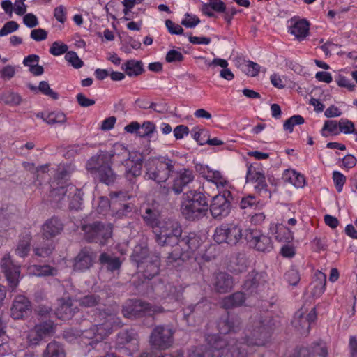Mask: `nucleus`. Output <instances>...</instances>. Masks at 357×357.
Masks as SVG:
<instances>
[{
  "label": "nucleus",
  "instance_id": "5fc2aeb1",
  "mask_svg": "<svg viewBox=\"0 0 357 357\" xmlns=\"http://www.w3.org/2000/svg\"><path fill=\"white\" fill-rule=\"evenodd\" d=\"M243 70L246 73L247 75L250 77H255L258 75L260 71V66L257 63L248 61H245V64L243 66Z\"/></svg>",
  "mask_w": 357,
  "mask_h": 357
},
{
  "label": "nucleus",
  "instance_id": "72a5a7b5",
  "mask_svg": "<svg viewBox=\"0 0 357 357\" xmlns=\"http://www.w3.org/2000/svg\"><path fill=\"white\" fill-rule=\"evenodd\" d=\"M121 69L129 77H137L144 72L143 63L141 61L128 60L124 63Z\"/></svg>",
  "mask_w": 357,
  "mask_h": 357
},
{
  "label": "nucleus",
  "instance_id": "0e129e2a",
  "mask_svg": "<svg viewBox=\"0 0 357 357\" xmlns=\"http://www.w3.org/2000/svg\"><path fill=\"white\" fill-rule=\"evenodd\" d=\"M155 126L153 123L151 121H146L143 123L142 125H140L139 136L141 137L149 136L155 131Z\"/></svg>",
  "mask_w": 357,
  "mask_h": 357
},
{
  "label": "nucleus",
  "instance_id": "864d4df0",
  "mask_svg": "<svg viewBox=\"0 0 357 357\" xmlns=\"http://www.w3.org/2000/svg\"><path fill=\"white\" fill-rule=\"evenodd\" d=\"M65 59L75 68H80L84 65L83 61L79 58L75 52H68L65 55Z\"/></svg>",
  "mask_w": 357,
  "mask_h": 357
},
{
  "label": "nucleus",
  "instance_id": "ea45409f",
  "mask_svg": "<svg viewBox=\"0 0 357 357\" xmlns=\"http://www.w3.org/2000/svg\"><path fill=\"white\" fill-rule=\"evenodd\" d=\"M284 179L296 188H303L305 183L304 176L295 171H288L284 176Z\"/></svg>",
  "mask_w": 357,
  "mask_h": 357
},
{
  "label": "nucleus",
  "instance_id": "680f3d73",
  "mask_svg": "<svg viewBox=\"0 0 357 357\" xmlns=\"http://www.w3.org/2000/svg\"><path fill=\"white\" fill-rule=\"evenodd\" d=\"M143 0H123L122 2L123 6L124 7L123 10V13L125 15V17L123 19L126 21H128L131 20V17L129 16V13L130 12L131 9L135 6L137 3H142Z\"/></svg>",
  "mask_w": 357,
  "mask_h": 357
},
{
  "label": "nucleus",
  "instance_id": "9d476101",
  "mask_svg": "<svg viewBox=\"0 0 357 357\" xmlns=\"http://www.w3.org/2000/svg\"><path fill=\"white\" fill-rule=\"evenodd\" d=\"M174 329L170 325H158L152 331L150 342L157 349H167L174 342Z\"/></svg>",
  "mask_w": 357,
  "mask_h": 357
},
{
  "label": "nucleus",
  "instance_id": "052dcab7",
  "mask_svg": "<svg viewBox=\"0 0 357 357\" xmlns=\"http://www.w3.org/2000/svg\"><path fill=\"white\" fill-rule=\"evenodd\" d=\"M19 28V24L15 21H9L5 23L0 29V37L6 36L15 31Z\"/></svg>",
  "mask_w": 357,
  "mask_h": 357
},
{
  "label": "nucleus",
  "instance_id": "aec40b11",
  "mask_svg": "<svg viewBox=\"0 0 357 357\" xmlns=\"http://www.w3.org/2000/svg\"><path fill=\"white\" fill-rule=\"evenodd\" d=\"M246 182L255 183L254 188L258 192L267 191V183L264 174L252 165H250L248 168Z\"/></svg>",
  "mask_w": 357,
  "mask_h": 357
},
{
  "label": "nucleus",
  "instance_id": "5701e85b",
  "mask_svg": "<svg viewBox=\"0 0 357 357\" xmlns=\"http://www.w3.org/2000/svg\"><path fill=\"white\" fill-rule=\"evenodd\" d=\"M227 265L228 270L234 273H240L246 271L248 261L245 254L234 253L229 257Z\"/></svg>",
  "mask_w": 357,
  "mask_h": 357
},
{
  "label": "nucleus",
  "instance_id": "bb28decb",
  "mask_svg": "<svg viewBox=\"0 0 357 357\" xmlns=\"http://www.w3.org/2000/svg\"><path fill=\"white\" fill-rule=\"evenodd\" d=\"M173 250L168 254L166 259L167 265L173 267H178L183 264V263L189 259V255H186L183 250H181L178 245H174Z\"/></svg>",
  "mask_w": 357,
  "mask_h": 357
},
{
  "label": "nucleus",
  "instance_id": "393cba45",
  "mask_svg": "<svg viewBox=\"0 0 357 357\" xmlns=\"http://www.w3.org/2000/svg\"><path fill=\"white\" fill-rule=\"evenodd\" d=\"M63 226L58 218H52L43 225V235L47 239L53 238L63 230Z\"/></svg>",
  "mask_w": 357,
  "mask_h": 357
},
{
  "label": "nucleus",
  "instance_id": "8fccbe9b",
  "mask_svg": "<svg viewBox=\"0 0 357 357\" xmlns=\"http://www.w3.org/2000/svg\"><path fill=\"white\" fill-rule=\"evenodd\" d=\"M285 279L289 284L296 286L301 280V275L298 270L295 267H291L286 273Z\"/></svg>",
  "mask_w": 357,
  "mask_h": 357
},
{
  "label": "nucleus",
  "instance_id": "20e7f679",
  "mask_svg": "<svg viewBox=\"0 0 357 357\" xmlns=\"http://www.w3.org/2000/svg\"><path fill=\"white\" fill-rule=\"evenodd\" d=\"M176 162L168 158L149 159L146 163L145 176L158 183L166 181L174 172Z\"/></svg>",
  "mask_w": 357,
  "mask_h": 357
},
{
  "label": "nucleus",
  "instance_id": "2f4dec72",
  "mask_svg": "<svg viewBox=\"0 0 357 357\" xmlns=\"http://www.w3.org/2000/svg\"><path fill=\"white\" fill-rule=\"evenodd\" d=\"M82 196L83 192L82 190L76 188L75 186L69 187V194L67 197L69 199V208L70 210L78 211L81 209L82 206Z\"/></svg>",
  "mask_w": 357,
  "mask_h": 357
},
{
  "label": "nucleus",
  "instance_id": "cd10ccee",
  "mask_svg": "<svg viewBox=\"0 0 357 357\" xmlns=\"http://www.w3.org/2000/svg\"><path fill=\"white\" fill-rule=\"evenodd\" d=\"M204 178L208 182L213 183L215 185L217 189L220 190L227 188L229 186V182L225 177L218 170H206L203 172Z\"/></svg>",
  "mask_w": 357,
  "mask_h": 357
},
{
  "label": "nucleus",
  "instance_id": "a18cd8bd",
  "mask_svg": "<svg viewBox=\"0 0 357 357\" xmlns=\"http://www.w3.org/2000/svg\"><path fill=\"white\" fill-rule=\"evenodd\" d=\"M79 304L84 307H92L98 305L101 298L98 295L89 294L79 299Z\"/></svg>",
  "mask_w": 357,
  "mask_h": 357
},
{
  "label": "nucleus",
  "instance_id": "4be33fe9",
  "mask_svg": "<svg viewBox=\"0 0 357 357\" xmlns=\"http://www.w3.org/2000/svg\"><path fill=\"white\" fill-rule=\"evenodd\" d=\"M77 307H74L70 298H62L59 300V307L55 314L59 319H70L77 312Z\"/></svg>",
  "mask_w": 357,
  "mask_h": 357
},
{
  "label": "nucleus",
  "instance_id": "412c9836",
  "mask_svg": "<svg viewBox=\"0 0 357 357\" xmlns=\"http://www.w3.org/2000/svg\"><path fill=\"white\" fill-rule=\"evenodd\" d=\"M194 179L192 171L189 169H183L178 171L174 179L172 190L176 194H180L184 187L191 183Z\"/></svg>",
  "mask_w": 357,
  "mask_h": 357
},
{
  "label": "nucleus",
  "instance_id": "f3484780",
  "mask_svg": "<svg viewBox=\"0 0 357 357\" xmlns=\"http://www.w3.org/2000/svg\"><path fill=\"white\" fill-rule=\"evenodd\" d=\"M31 311L30 301L24 296H17L10 309L11 316L15 319H22Z\"/></svg>",
  "mask_w": 357,
  "mask_h": 357
},
{
  "label": "nucleus",
  "instance_id": "2eb2a0df",
  "mask_svg": "<svg viewBox=\"0 0 357 357\" xmlns=\"http://www.w3.org/2000/svg\"><path fill=\"white\" fill-rule=\"evenodd\" d=\"M95 259L96 253L91 248H83L74 259L73 269L79 271L88 270L93 266Z\"/></svg>",
  "mask_w": 357,
  "mask_h": 357
},
{
  "label": "nucleus",
  "instance_id": "9b49d317",
  "mask_svg": "<svg viewBox=\"0 0 357 357\" xmlns=\"http://www.w3.org/2000/svg\"><path fill=\"white\" fill-rule=\"evenodd\" d=\"M230 197V191L224 190L222 194H218L213 197L210 211L214 218H222L229 215L231 210Z\"/></svg>",
  "mask_w": 357,
  "mask_h": 357
},
{
  "label": "nucleus",
  "instance_id": "a19ab883",
  "mask_svg": "<svg viewBox=\"0 0 357 357\" xmlns=\"http://www.w3.org/2000/svg\"><path fill=\"white\" fill-rule=\"evenodd\" d=\"M73 186L72 185H68L66 186H60L59 188H54L50 192V197L52 201L61 204L65 200L66 196L69 194V187Z\"/></svg>",
  "mask_w": 357,
  "mask_h": 357
},
{
  "label": "nucleus",
  "instance_id": "58836bf2",
  "mask_svg": "<svg viewBox=\"0 0 357 357\" xmlns=\"http://www.w3.org/2000/svg\"><path fill=\"white\" fill-rule=\"evenodd\" d=\"M43 357H65V352L60 344L52 342L47 345Z\"/></svg>",
  "mask_w": 357,
  "mask_h": 357
},
{
  "label": "nucleus",
  "instance_id": "69168bd1",
  "mask_svg": "<svg viewBox=\"0 0 357 357\" xmlns=\"http://www.w3.org/2000/svg\"><path fill=\"white\" fill-rule=\"evenodd\" d=\"M81 337L91 340V341L89 342V344L92 347H95L96 345L99 346V343L96 342V334L95 330H93V326L89 329L82 331Z\"/></svg>",
  "mask_w": 357,
  "mask_h": 357
},
{
  "label": "nucleus",
  "instance_id": "79ce46f5",
  "mask_svg": "<svg viewBox=\"0 0 357 357\" xmlns=\"http://www.w3.org/2000/svg\"><path fill=\"white\" fill-rule=\"evenodd\" d=\"M0 101L6 105L16 106L22 102L21 96L12 91H6L0 95Z\"/></svg>",
  "mask_w": 357,
  "mask_h": 357
},
{
  "label": "nucleus",
  "instance_id": "7ed1b4c3",
  "mask_svg": "<svg viewBox=\"0 0 357 357\" xmlns=\"http://www.w3.org/2000/svg\"><path fill=\"white\" fill-rule=\"evenodd\" d=\"M155 241L160 246L174 247L179 242L182 229L179 224L173 220L160 221L153 226Z\"/></svg>",
  "mask_w": 357,
  "mask_h": 357
},
{
  "label": "nucleus",
  "instance_id": "6e6d98bb",
  "mask_svg": "<svg viewBox=\"0 0 357 357\" xmlns=\"http://www.w3.org/2000/svg\"><path fill=\"white\" fill-rule=\"evenodd\" d=\"M11 216L7 210L0 208V231H6L11 223Z\"/></svg>",
  "mask_w": 357,
  "mask_h": 357
},
{
  "label": "nucleus",
  "instance_id": "c03bdc74",
  "mask_svg": "<svg viewBox=\"0 0 357 357\" xmlns=\"http://www.w3.org/2000/svg\"><path fill=\"white\" fill-rule=\"evenodd\" d=\"M54 250V246L52 242H47L43 245H38L33 247L34 254L39 257H49Z\"/></svg>",
  "mask_w": 357,
  "mask_h": 357
},
{
  "label": "nucleus",
  "instance_id": "423d86ee",
  "mask_svg": "<svg viewBox=\"0 0 357 357\" xmlns=\"http://www.w3.org/2000/svg\"><path fill=\"white\" fill-rule=\"evenodd\" d=\"M86 169L100 181L106 184L113 183L116 174L111 168L109 158L103 155L92 157L86 164Z\"/></svg>",
  "mask_w": 357,
  "mask_h": 357
},
{
  "label": "nucleus",
  "instance_id": "3c124183",
  "mask_svg": "<svg viewBox=\"0 0 357 357\" xmlns=\"http://www.w3.org/2000/svg\"><path fill=\"white\" fill-rule=\"evenodd\" d=\"M34 328L38 331V333L41 335V336L44 338L45 336L50 335L54 331V324L51 321H45L42 324L36 325Z\"/></svg>",
  "mask_w": 357,
  "mask_h": 357
},
{
  "label": "nucleus",
  "instance_id": "4d7b16f0",
  "mask_svg": "<svg viewBox=\"0 0 357 357\" xmlns=\"http://www.w3.org/2000/svg\"><path fill=\"white\" fill-rule=\"evenodd\" d=\"M68 47L67 45L55 41L52 43L50 47V52L54 56H59L64 53H67Z\"/></svg>",
  "mask_w": 357,
  "mask_h": 357
},
{
  "label": "nucleus",
  "instance_id": "7c9ffc66",
  "mask_svg": "<svg viewBox=\"0 0 357 357\" xmlns=\"http://www.w3.org/2000/svg\"><path fill=\"white\" fill-rule=\"evenodd\" d=\"M245 301V297L244 294L241 291H237L223 298L220 302V305L223 308L231 309L242 305Z\"/></svg>",
  "mask_w": 357,
  "mask_h": 357
},
{
  "label": "nucleus",
  "instance_id": "39448f33",
  "mask_svg": "<svg viewBox=\"0 0 357 357\" xmlns=\"http://www.w3.org/2000/svg\"><path fill=\"white\" fill-rule=\"evenodd\" d=\"M208 206L205 195L197 191H189L181 206L182 214L189 220H194L204 214Z\"/></svg>",
  "mask_w": 357,
  "mask_h": 357
},
{
  "label": "nucleus",
  "instance_id": "ddd939ff",
  "mask_svg": "<svg viewBox=\"0 0 357 357\" xmlns=\"http://www.w3.org/2000/svg\"><path fill=\"white\" fill-rule=\"evenodd\" d=\"M246 241L260 252H269L273 248V243L271 238L261 234L259 231L255 229H247L245 231Z\"/></svg>",
  "mask_w": 357,
  "mask_h": 357
},
{
  "label": "nucleus",
  "instance_id": "a211bd4d",
  "mask_svg": "<svg viewBox=\"0 0 357 357\" xmlns=\"http://www.w3.org/2000/svg\"><path fill=\"white\" fill-rule=\"evenodd\" d=\"M202 243L201 238L198 235L195 233H189L180 238L176 245L179 246L181 250H183L190 258L192 255L199 249Z\"/></svg>",
  "mask_w": 357,
  "mask_h": 357
},
{
  "label": "nucleus",
  "instance_id": "4468645a",
  "mask_svg": "<svg viewBox=\"0 0 357 357\" xmlns=\"http://www.w3.org/2000/svg\"><path fill=\"white\" fill-rule=\"evenodd\" d=\"M1 268L5 273L10 286L15 289L19 282L20 266L13 264L10 254H6L0 262Z\"/></svg>",
  "mask_w": 357,
  "mask_h": 357
},
{
  "label": "nucleus",
  "instance_id": "1a4fd4ad",
  "mask_svg": "<svg viewBox=\"0 0 357 357\" xmlns=\"http://www.w3.org/2000/svg\"><path fill=\"white\" fill-rule=\"evenodd\" d=\"M84 231L85 239L89 243H99L105 245L107 241L112 237V229L110 225L96 222L82 227Z\"/></svg>",
  "mask_w": 357,
  "mask_h": 357
},
{
  "label": "nucleus",
  "instance_id": "f8f14e48",
  "mask_svg": "<svg viewBox=\"0 0 357 357\" xmlns=\"http://www.w3.org/2000/svg\"><path fill=\"white\" fill-rule=\"evenodd\" d=\"M317 319L315 308L308 312L307 309L302 307L294 314L292 324L302 335L308 334L310 324Z\"/></svg>",
  "mask_w": 357,
  "mask_h": 357
},
{
  "label": "nucleus",
  "instance_id": "c9c22d12",
  "mask_svg": "<svg viewBox=\"0 0 357 357\" xmlns=\"http://www.w3.org/2000/svg\"><path fill=\"white\" fill-rule=\"evenodd\" d=\"M131 259L137 264V266L139 267L144 263L148 261L149 259V250L146 246H142L140 245H136L133 250V252L131 255Z\"/></svg>",
  "mask_w": 357,
  "mask_h": 357
},
{
  "label": "nucleus",
  "instance_id": "49530a36",
  "mask_svg": "<svg viewBox=\"0 0 357 357\" xmlns=\"http://www.w3.org/2000/svg\"><path fill=\"white\" fill-rule=\"evenodd\" d=\"M44 121L49 125L64 123L66 121V116L63 112H52L46 115Z\"/></svg>",
  "mask_w": 357,
  "mask_h": 357
},
{
  "label": "nucleus",
  "instance_id": "c85d7f7f",
  "mask_svg": "<svg viewBox=\"0 0 357 357\" xmlns=\"http://www.w3.org/2000/svg\"><path fill=\"white\" fill-rule=\"evenodd\" d=\"M289 30L297 40H303L309 34V23L304 19L295 21L291 24Z\"/></svg>",
  "mask_w": 357,
  "mask_h": 357
},
{
  "label": "nucleus",
  "instance_id": "e433bc0d",
  "mask_svg": "<svg viewBox=\"0 0 357 357\" xmlns=\"http://www.w3.org/2000/svg\"><path fill=\"white\" fill-rule=\"evenodd\" d=\"M145 267L144 269V276L148 280H151L157 275L160 270V261L156 257L155 259H149L145 261Z\"/></svg>",
  "mask_w": 357,
  "mask_h": 357
},
{
  "label": "nucleus",
  "instance_id": "dca6fc26",
  "mask_svg": "<svg viewBox=\"0 0 357 357\" xmlns=\"http://www.w3.org/2000/svg\"><path fill=\"white\" fill-rule=\"evenodd\" d=\"M234 279L226 272H219L214 275L213 287L215 292L226 294L231 291L234 287Z\"/></svg>",
  "mask_w": 357,
  "mask_h": 357
},
{
  "label": "nucleus",
  "instance_id": "37998d69",
  "mask_svg": "<svg viewBox=\"0 0 357 357\" xmlns=\"http://www.w3.org/2000/svg\"><path fill=\"white\" fill-rule=\"evenodd\" d=\"M240 207L242 209H257L262 207V204L257 200L256 197L252 195H248L243 197L240 202Z\"/></svg>",
  "mask_w": 357,
  "mask_h": 357
},
{
  "label": "nucleus",
  "instance_id": "13d9d810",
  "mask_svg": "<svg viewBox=\"0 0 357 357\" xmlns=\"http://www.w3.org/2000/svg\"><path fill=\"white\" fill-rule=\"evenodd\" d=\"M194 139L200 145L206 144V139L208 137V132L205 129L195 128L192 130Z\"/></svg>",
  "mask_w": 357,
  "mask_h": 357
},
{
  "label": "nucleus",
  "instance_id": "bf43d9fd",
  "mask_svg": "<svg viewBox=\"0 0 357 357\" xmlns=\"http://www.w3.org/2000/svg\"><path fill=\"white\" fill-rule=\"evenodd\" d=\"M340 131L344 134L355 133V127L353 122L347 119H340L338 123Z\"/></svg>",
  "mask_w": 357,
  "mask_h": 357
},
{
  "label": "nucleus",
  "instance_id": "4c0bfd02",
  "mask_svg": "<svg viewBox=\"0 0 357 357\" xmlns=\"http://www.w3.org/2000/svg\"><path fill=\"white\" fill-rule=\"evenodd\" d=\"M326 282V275L321 272L317 274V279L312 282V295L314 297H319L325 291Z\"/></svg>",
  "mask_w": 357,
  "mask_h": 357
},
{
  "label": "nucleus",
  "instance_id": "6e6552de",
  "mask_svg": "<svg viewBox=\"0 0 357 357\" xmlns=\"http://www.w3.org/2000/svg\"><path fill=\"white\" fill-rule=\"evenodd\" d=\"M164 312L160 306H151L149 303L139 301L129 300L123 306L122 313L125 317H139L145 314L153 315Z\"/></svg>",
  "mask_w": 357,
  "mask_h": 357
},
{
  "label": "nucleus",
  "instance_id": "f03ea898",
  "mask_svg": "<svg viewBox=\"0 0 357 357\" xmlns=\"http://www.w3.org/2000/svg\"><path fill=\"white\" fill-rule=\"evenodd\" d=\"M118 310L115 309H104L100 310L96 316L95 321L98 324L93 325V330L96 334V342L99 347L103 350H109L111 346L102 340L112 333L114 328L121 326L120 319L117 317Z\"/></svg>",
  "mask_w": 357,
  "mask_h": 357
},
{
  "label": "nucleus",
  "instance_id": "473e14b6",
  "mask_svg": "<svg viewBox=\"0 0 357 357\" xmlns=\"http://www.w3.org/2000/svg\"><path fill=\"white\" fill-rule=\"evenodd\" d=\"M31 235L30 233L22 234L15 249V254L24 258L28 256L31 249Z\"/></svg>",
  "mask_w": 357,
  "mask_h": 357
},
{
  "label": "nucleus",
  "instance_id": "f704fd0d",
  "mask_svg": "<svg viewBox=\"0 0 357 357\" xmlns=\"http://www.w3.org/2000/svg\"><path fill=\"white\" fill-rule=\"evenodd\" d=\"M99 261L101 264L105 265L107 271L110 272L119 270L122 264L119 257H112L106 252L100 255Z\"/></svg>",
  "mask_w": 357,
  "mask_h": 357
},
{
  "label": "nucleus",
  "instance_id": "a878e982",
  "mask_svg": "<svg viewBox=\"0 0 357 357\" xmlns=\"http://www.w3.org/2000/svg\"><path fill=\"white\" fill-rule=\"evenodd\" d=\"M126 177L128 180L132 181V178L139 176L142 173V158H137L134 160V158L131 160L129 157L126 161Z\"/></svg>",
  "mask_w": 357,
  "mask_h": 357
},
{
  "label": "nucleus",
  "instance_id": "0eeeda50",
  "mask_svg": "<svg viewBox=\"0 0 357 357\" xmlns=\"http://www.w3.org/2000/svg\"><path fill=\"white\" fill-rule=\"evenodd\" d=\"M242 231L239 224H222L215 228L213 240L218 244L236 245L242 238Z\"/></svg>",
  "mask_w": 357,
  "mask_h": 357
},
{
  "label": "nucleus",
  "instance_id": "f257e3e1",
  "mask_svg": "<svg viewBox=\"0 0 357 357\" xmlns=\"http://www.w3.org/2000/svg\"><path fill=\"white\" fill-rule=\"evenodd\" d=\"M275 327L273 317L268 314L252 317L247 326L245 338L238 341L231 338L225 347L218 349L200 346L189 352L188 357H246L255 347H264L269 340L271 331Z\"/></svg>",
  "mask_w": 357,
  "mask_h": 357
},
{
  "label": "nucleus",
  "instance_id": "09e8293b",
  "mask_svg": "<svg viewBox=\"0 0 357 357\" xmlns=\"http://www.w3.org/2000/svg\"><path fill=\"white\" fill-rule=\"evenodd\" d=\"M304 121V119L301 115H294L285 121L283 128L285 130H288L289 132H291L294 130V126L303 124Z\"/></svg>",
  "mask_w": 357,
  "mask_h": 357
},
{
  "label": "nucleus",
  "instance_id": "603ef678",
  "mask_svg": "<svg viewBox=\"0 0 357 357\" xmlns=\"http://www.w3.org/2000/svg\"><path fill=\"white\" fill-rule=\"evenodd\" d=\"M137 334L132 330H126L118 334L117 340L120 344H127L136 340Z\"/></svg>",
  "mask_w": 357,
  "mask_h": 357
},
{
  "label": "nucleus",
  "instance_id": "de8ad7c7",
  "mask_svg": "<svg viewBox=\"0 0 357 357\" xmlns=\"http://www.w3.org/2000/svg\"><path fill=\"white\" fill-rule=\"evenodd\" d=\"M109 196L112 207L121 205L130 198V196L126 192L122 191L112 192H110Z\"/></svg>",
  "mask_w": 357,
  "mask_h": 357
},
{
  "label": "nucleus",
  "instance_id": "b1692460",
  "mask_svg": "<svg viewBox=\"0 0 357 357\" xmlns=\"http://www.w3.org/2000/svg\"><path fill=\"white\" fill-rule=\"evenodd\" d=\"M241 325L240 318L236 316L227 315L219 321L218 328L220 333L227 334L230 332H236L239 330Z\"/></svg>",
  "mask_w": 357,
  "mask_h": 357
},
{
  "label": "nucleus",
  "instance_id": "774afa93",
  "mask_svg": "<svg viewBox=\"0 0 357 357\" xmlns=\"http://www.w3.org/2000/svg\"><path fill=\"white\" fill-rule=\"evenodd\" d=\"M165 26L169 33L172 35H181L183 33V29L171 20H167L165 21Z\"/></svg>",
  "mask_w": 357,
  "mask_h": 357
},
{
  "label": "nucleus",
  "instance_id": "c756f323",
  "mask_svg": "<svg viewBox=\"0 0 357 357\" xmlns=\"http://www.w3.org/2000/svg\"><path fill=\"white\" fill-rule=\"evenodd\" d=\"M270 230L275 239L280 242L287 243L293 240L292 232L283 225H272Z\"/></svg>",
  "mask_w": 357,
  "mask_h": 357
},
{
  "label": "nucleus",
  "instance_id": "e2e57ef3",
  "mask_svg": "<svg viewBox=\"0 0 357 357\" xmlns=\"http://www.w3.org/2000/svg\"><path fill=\"white\" fill-rule=\"evenodd\" d=\"M38 89L44 95L48 96L54 100H56L59 98L58 94L53 91L50 88V84L45 81L40 82Z\"/></svg>",
  "mask_w": 357,
  "mask_h": 357
},
{
  "label": "nucleus",
  "instance_id": "6ab92c4d",
  "mask_svg": "<svg viewBox=\"0 0 357 357\" xmlns=\"http://www.w3.org/2000/svg\"><path fill=\"white\" fill-rule=\"evenodd\" d=\"M267 282V274L265 273H257L250 275L244 283V289L250 293L264 291Z\"/></svg>",
  "mask_w": 357,
  "mask_h": 357
},
{
  "label": "nucleus",
  "instance_id": "338daca9",
  "mask_svg": "<svg viewBox=\"0 0 357 357\" xmlns=\"http://www.w3.org/2000/svg\"><path fill=\"white\" fill-rule=\"evenodd\" d=\"M185 18L181 21V24L187 28H194L199 24L200 20L196 15L185 13Z\"/></svg>",
  "mask_w": 357,
  "mask_h": 357
}]
</instances>
